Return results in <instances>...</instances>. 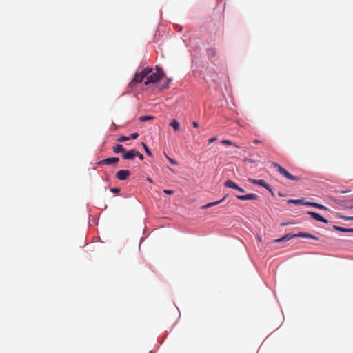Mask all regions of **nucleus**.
<instances>
[{
	"label": "nucleus",
	"mask_w": 353,
	"mask_h": 353,
	"mask_svg": "<svg viewBox=\"0 0 353 353\" xmlns=\"http://www.w3.org/2000/svg\"><path fill=\"white\" fill-rule=\"evenodd\" d=\"M243 161L245 162H248V163H254L255 161L252 159H250V158H248V157H245Z\"/></svg>",
	"instance_id": "a878e982"
},
{
	"label": "nucleus",
	"mask_w": 353,
	"mask_h": 353,
	"mask_svg": "<svg viewBox=\"0 0 353 353\" xmlns=\"http://www.w3.org/2000/svg\"><path fill=\"white\" fill-rule=\"evenodd\" d=\"M112 150L114 153L122 152L123 154V152H125V149L121 144L116 145L115 146L113 147Z\"/></svg>",
	"instance_id": "2eb2a0df"
},
{
	"label": "nucleus",
	"mask_w": 353,
	"mask_h": 353,
	"mask_svg": "<svg viewBox=\"0 0 353 353\" xmlns=\"http://www.w3.org/2000/svg\"><path fill=\"white\" fill-rule=\"evenodd\" d=\"M292 237H293V236H290V234H288L281 238L274 240V241L277 242V243H280V242H283L285 241H288L290 239H292Z\"/></svg>",
	"instance_id": "f3484780"
},
{
	"label": "nucleus",
	"mask_w": 353,
	"mask_h": 353,
	"mask_svg": "<svg viewBox=\"0 0 353 353\" xmlns=\"http://www.w3.org/2000/svg\"><path fill=\"white\" fill-rule=\"evenodd\" d=\"M279 195L280 196H283V195H282V193H279Z\"/></svg>",
	"instance_id": "e433bc0d"
},
{
	"label": "nucleus",
	"mask_w": 353,
	"mask_h": 353,
	"mask_svg": "<svg viewBox=\"0 0 353 353\" xmlns=\"http://www.w3.org/2000/svg\"><path fill=\"white\" fill-rule=\"evenodd\" d=\"M288 225V223H283L281 224V225H282V226H284V225Z\"/></svg>",
	"instance_id": "c9c22d12"
},
{
	"label": "nucleus",
	"mask_w": 353,
	"mask_h": 353,
	"mask_svg": "<svg viewBox=\"0 0 353 353\" xmlns=\"http://www.w3.org/2000/svg\"><path fill=\"white\" fill-rule=\"evenodd\" d=\"M207 54L209 57H214L216 55V50L214 48H208L207 50Z\"/></svg>",
	"instance_id": "a211bd4d"
},
{
	"label": "nucleus",
	"mask_w": 353,
	"mask_h": 353,
	"mask_svg": "<svg viewBox=\"0 0 353 353\" xmlns=\"http://www.w3.org/2000/svg\"><path fill=\"white\" fill-rule=\"evenodd\" d=\"M288 202L289 203L305 205L307 201H305L304 199H290Z\"/></svg>",
	"instance_id": "dca6fc26"
},
{
	"label": "nucleus",
	"mask_w": 353,
	"mask_h": 353,
	"mask_svg": "<svg viewBox=\"0 0 353 353\" xmlns=\"http://www.w3.org/2000/svg\"><path fill=\"white\" fill-rule=\"evenodd\" d=\"M172 81V79L167 77L162 69L156 65V90L163 91L168 89Z\"/></svg>",
	"instance_id": "f257e3e1"
},
{
	"label": "nucleus",
	"mask_w": 353,
	"mask_h": 353,
	"mask_svg": "<svg viewBox=\"0 0 353 353\" xmlns=\"http://www.w3.org/2000/svg\"><path fill=\"white\" fill-rule=\"evenodd\" d=\"M248 181L253 184L261 185V186L265 188L268 191H270V185L269 184H268L263 179H254L249 178Z\"/></svg>",
	"instance_id": "20e7f679"
},
{
	"label": "nucleus",
	"mask_w": 353,
	"mask_h": 353,
	"mask_svg": "<svg viewBox=\"0 0 353 353\" xmlns=\"http://www.w3.org/2000/svg\"><path fill=\"white\" fill-rule=\"evenodd\" d=\"M110 191L113 193H119L120 192V189L118 188H112L110 189Z\"/></svg>",
	"instance_id": "bb28decb"
},
{
	"label": "nucleus",
	"mask_w": 353,
	"mask_h": 353,
	"mask_svg": "<svg viewBox=\"0 0 353 353\" xmlns=\"http://www.w3.org/2000/svg\"><path fill=\"white\" fill-rule=\"evenodd\" d=\"M152 119H153V117H152V116H142V117H139V120L141 121H145Z\"/></svg>",
	"instance_id": "412c9836"
},
{
	"label": "nucleus",
	"mask_w": 353,
	"mask_h": 353,
	"mask_svg": "<svg viewBox=\"0 0 353 353\" xmlns=\"http://www.w3.org/2000/svg\"><path fill=\"white\" fill-rule=\"evenodd\" d=\"M272 165L277 168L279 173L282 175H283L285 177H286L288 179L292 180V181H299L301 180V177L298 176H294L292 175L289 172H288L285 168L281 167L279 163L272 162Z\"/></svg>",
	"instance_id": "7ed1b4c3"
},
{
	"label": "nucleus",
	"mask_w": 353,
	"mask_h": 353,
	"mask_svg": "<svg viewBox=\"0 0 353 353\" xmlns=\"http://www.w3.org/2000/svg\"><path fill=\"white\" fill-rule=\"evenodd\" d=\"M236 198L241 201L257 200L259 199V196L256 194L250 193L245 195H237Z\"/></svg>",
	"instance_id": "6e6552de"
},
{
	"label": "nucleus",
	"mask_w": 353,
	"mask_h": 353,
	"mask_svg": "<svg viewBox=\"0 0 353 353\" xmlns=\"http://www.w3.org/2000/svg\"><path fill=\"white\" fill-rule=\"evenodd\" d=\"M142 145H143V148H144V150H145V153H146L148 156H152V152H151V151L149 150V148H148V146H147L145 143H142Z\"/></svg>",
	"instance_id": "5701e85b"
},
{
	"label": "nucleus",
	"mask_w": 353,
	"mask_h": 353,
	"mask_svg": "<svg viewBox=\"0 0 353 353\" xmlns=\"http://www.w3.org/2000/svg\"><path fill=\"white\" fill-rule=\"evenodd\" d=\"M307 214H310L312 219H314L316 221H321L323 223H328V221L326 219H325L324 217H323L322 216H321L319 214H318L316 212L309 211V212H307Z\"/></svg>",
	"instance_id": "1a4fd4ad"
},
{
	"label": "nucleus",
	"mask_w": 353,
	"mask_h": 353,
	"mask_svg": "<svg viewBox=\"0 0 353 353\" xmlns=\"http://www.w3.org/2000/svg\"><path fill=\"white\" fill-rule=\"evenodd\" d=\"M192 125H193L194 128H198L199 127V123L196 121H193L192 122Z\"/></svg>",
	"instance_id": "c756f323"
},
{
	"label": "nucleus",
	"mask_w": 353,
	"mask_h": 353,
	"mask_svg": "<svg viewBox=\"0 0 353 353\" xmlns=\"http://www.w3.org/2000/svg\"><path fill=\"white\" fill-rule=\"evenodd\" d=\"M346 219H347V220H353V216L347 217Z\"/></svg>",
	"instance_id": "f704fd0d"
},
{
	"label": "nucleus",
	"mask_w": 353,
	"mask_h": 353,
	"mask_svg": "<svg viewBox=\"0 0 353 353\" xmlns=\"http://www.w3.org/2000/svg\"><path fill=\"white\" fill-rule=\"evenodd\" d=\"M170 125L175 130H178L179 129V127H180V124L179 123L176 121V120H173L171 123H170Z\"/></svg>",
	"instance_id": "6ab92c4d"
},
{
	"label": "nucleus",
	"mask_w": 353,
	"mask_h": 353,
	"mask_svg": "<svg viewBox=\"0 0 353 353\" xmlns=\"http://www.w3.org/2000/svg\"><path fill=\"white\" fill-rule=\"evenodd\" d=\"M269 192L271 193V194H272V196H274V192H273V191H272V189L271 188H270V191H269Z\"/></svg>",
	"instance_id": "72a5a7b5"
},
{
	"label": "nucleus",
	"mask_w": 353,
	"mask_h": 353,
	"mask_svg": "<svg viewBox=\"0 0 353 353\" xmlns=\"http://www.w3.org/2000/svg\"><path fill=\"white\" fill-rule=\"evenodd\" d=\"M147 180H148V181H150V183H152V179H151V178L148 177V178H147Z\"/></svg>",
	"instance_id": "473e14b6"
},
{
	"label": "nucleus",
	"mask_w": 353,
	"mask_h": 353,
	"mask_svg": "<svg viewBox=\"0 0 353 353\" xmlns=\"http://www.w3.org/2000/svg\"><path fill=\"white\" fill-rule=\"evenodd\" d=\"M253 143H255V144H257V143H261V141H259V140H257V139H254V140L253 141Z\"/></svg>",
	"instance_id": "2f4dec72"
},
{
	"label": "nucleus",
	"mask_w": 353,
	"mask_h": 353,
	"mask_svg": "<svg viewBox=\"0 0 353 353\" xmlns=\"http://www.w3.org/2000/svg\"><path fill=\"white\" fill-rule=\"evenodd\" d=\"M221 143L223 144H225V145H234L235 146L236 148H239V145H237L236 143H232L231 141L230 140H227V139H224V140H222L221 141Z\"/></svg>",
	"instance_id": "aec40b11"
},
{
	"label": "nucleus",
	"mask_w": 353,
	"mask_h": 353,
	"mask_svg": "<svg viewBox=\"0 0 353 353\" xmlns=\"http://www.w3.org/2000/svg\"><path fill=\"white\" fill-rule=\"evenodd\" d=\"M139 137V134L137 132L130 134V139H136Z\"/></svg>",
	"instance_id": "b1692460"
},
{
	"label": "nucleus",
	"mask_w": 353,
	"mask_h": 353,
	"mask_svg": "<svg viewBox=\"0 0 353 353\" xmlns=\"http://www.w3.org/2000/svg\"><path fill=\"white\" fill-rule=\"evenodd\" d=\"M138 154V151L135 150H130L128 152H124L123 157L124 159H132Z\"/></svg>",
	"instance_id": "9d476101"
},
{
	"label": "nucleus",
	"mask_w": 353,
	"mask_h": 353,
	"mask_svg": "<svg viewBox=\"0 0 353 353\" xmlns=\"http://www.w3.org/2000/svg\"><path fill=\"white\" fill-rule=\"evenodd\" d=\"M163 192L167 194H174V191L171 190H165Z\"/></svg>",
	"instance_id": "cd10ccee"
},
{
	"label": "nucleus",
	"mask_w": 353,
	"mask_h": 353,
	"mask_svg": "<svg viewBox=\"0 0 353 353\" xmlns=\"http://www.w3.org/2000/svg\"><path fill=\"white\" fill-rule=\"evenodd\" d=\"M137 157H139V159H143V154H141V153H139V152H138V154H137Z\"/></svg>",
	"instance_id": "7c9ffc66"
},
{
	"label": "nucleus",
	"mask_w": 353,
	"mask_h": 353,
	"mask_svg": "<svg viewBox=\"0 0 353 353\" xmlns=\"http://www.w3.org/2000/svg\"><path fill=\"white\" fill-rule=\"evenodd\" d=\"M224 185L229 188L237 190L240 192H245V190L243 188L239 187L236 183H234V181H232V180H230V179L225 181Z\"/></svg>",
	"instance_id": "39448f33"
},
{
	"label": "nucleus",
	"mask_w": 353,
	"mask_h": 353,
	"mask_svg": "<svg viewBox=\"0 0 353 353\" xmlns=\"http://www.w3.org/2000/svg\"><path fill=\"white\" fill-rule=\"evenodd\" d=\"M167 158H168V161H169L172 164H173V165H178V162H177L175 159H171V158L168 157H167Z\"/></svg>",
	"instance_id": "393cba45"
},
{
	"label": "nucleus",
	"mask_w": 353,
	"mask_h": 353,
	"mask_svg": "<svg viewBox=\"0 0 353 353\" xmlns=\"http://www.w3.org/2000/svg\"><path fill=\"white\" fill-rule=\"evenodd\" d=\"M130 140V137L125 136H121L118 139L119 142H125L126 141Z\"/></svg>",
	"instance_id": "4be33fe9"
},
{
	"label": "nucleus",
	"mask_w": 353,
	"mask_h": 353,
	"mask_svg": "<svg viewBox=\"0 0 353 353\" xmlns=\"http://www.w3.org/2000/svg\"><path fill=\"white\" fill-rule=\"evenodd\" d=\"M119 159L118 157H110V158H107V159L100 161L98 163V165H103V164L114 165V164L117 163L119 162Z\"/></svg>",
	"instance_id": "423d86ee"
},
{
	"label": "nucleus",
	"mask_w": 353,
	"mask_h": 353,
	"mask_svg": "<svg viewBox=\"0 0 353 353\" xmlns=\"http://www.w3.org/2000/svg\"><path fill=\"white\" fill-rule=\"evenodd\" d=\"M293 237L310 238L314 240H318L319 238L309 233L300 232L296 234L293 235Z\"/></svg>",
	"instance_id": "9b49d317"
},
{
	"label": "nucleus",
	"mask_w": 353,
	"mask_h": 353,
	"mask_svg": "<svg viewBox=\"0 0 353 353\" xmlns=\"http://www.w3.org/2000/svg\"><path fill=\"white\" fill-rule=\"evenodd\" d=\"M334 228L336 230L340 231V232H353V228H343V227H341V226H336V225H334Z\"/></svg>",
	"instance_id": "4468645a"
},
{
	"label": "nucleus",
	"mask_w": 353,
	"mask_h": 353,
	"mask_svg": "<svg viewBox=\"0 0 353 353\" xmlns=\"http://www.w3.org/2000/svg\"><path fill=\"white\" fill-rule=\"evenodd\" d=\"M226 196H225L222 199H221L219 201L212 202V203H208L206 205H204L201 206V208L202 209H207V208H209L210 207L222 203L223 201H225V199H226Z\"/></svg>",
	"instance_id": "f8f14e48"
},
{
	"label": "nucleus",
	"mask_w": 353,
	"mask_h": 353,
	"mask_svg": "<svg viewBox=\"0 0 353 353\" xmlns=\"http://www.w3.org/2000/svg\"><path fill=\"white\" fill-rule=\"evenodd\" d=\"M152 71V69L147 70L145 69L143 71H141L140 73H137L132 80L130 83V86H134L138 83H141L144 80V79L146 77V80L145 81V84L148 85L149 83H154V73L150 76L146 77L150 72Z\"/></svg>",
	"instance_id": "f03ea898"
},
{
	"label": "nucleus",
	"mask_w": 353,
	"mask_h": 353,
	"mask_svg": "<svg viewBox=\"0 0 353 353\" xmlns=\"http://www.w3.org/2000/svg\"><path fill=\"white\" fill-rule=\"evenodd\" d=\"M216 137H212V138H210L209 140H208V142L209 143H212L213 142H214L216 140Z\"/></svg>",
	"instance_id": "c85d7f7f"
},
{
	"label": "nucleus",
	"mask_w": 353,
	"mask_h": 353,
	"mask_svg": "<svg viewBox=\"0 0 353 353\" xmlns=\"http://www.w3.org/2000/svg\"><path fill=\"white\" fill-rule=\"evenodd\" d=\"M130 175V172L128 170H120L117 174L116 176L119 180H125Z\"/></svg>",
	"instance_id": "0eeeda50"
},
{
	"label": "nucleus",
	"mask_w": 353,
	"mask_h": 353,
	"mask_svg": "<svg viewBox=\"0 0 353 353\" xmlns=\"http://www.w3.org/2000/svg\"><path fill=\"white\" fill-rule=\"evenodd\" d=\"M305 205L315 207V208H316L318 209H321V210H327V207H325L321 204L314 203V202L307 201L305 203Z\"/></svg>",
	"instance_id": "ddd939ff"
}]
</instances>
